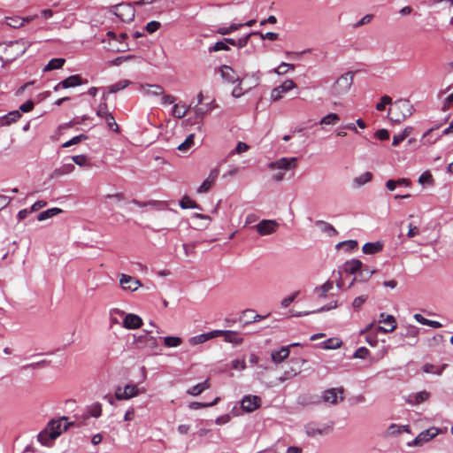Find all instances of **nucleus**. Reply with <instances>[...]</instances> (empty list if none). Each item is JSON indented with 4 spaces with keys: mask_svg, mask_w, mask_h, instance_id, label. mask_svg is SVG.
Instances as JSON below:
<instances>
[{
    "mask_svg": "<svg viewBox=\"0 0 453 453\" xmlns=\"http://www.w3.org/2000/svg\"><path fill=\"white\" fill-rule=\"evenodd\" d=\"M21 118L19 111H12L7 114L0 116V127H7L17 122Z\"/></svg>",
    "mask_w": 453,
    "mask_h": 453,
    "instance_id": "aec40b11",
    "label": "nucleus"
},
{
    "mask_svg": "<svg viewBox=\"0 0 453 453\" xmlns=\"http://www.w3.org/2000/svg\"><path fill=\"white\" fill-rule=\"evenodd\" d=\"M413 112V106L409 100L401 99L395 103L394 106L390 108V118L395 122H400L410 117Z\"/></svg>",
    "mask_w": 453,
    "mask_h": 453,
    "instance_id": "7ed1b4c3",
    "label": "nucleus"
},
{
    "mask_svg": "<svg viewBox=\"0 0 453 453\" xmlns=\"http://www.w3.org/2000/svg\"><path fill=\"white\" fill-rule=\"evenodd\" d=\"M384 243L381 241L368 242H365L362 247V251L366 255H373L380 252L383 250Z\"/></svg>",
    "mask_w": 453,
    "mask_h": 453,
    "instance_id": "6ab92c4d",
    "label": "nucleus"
},
{
    "mask_svg": "<svg viewBox=\"0 0 453 453\" xmlns=\"http://www.w3.org/2000/svg\"><path fill=\"white\" fill-rule=\"evenodd\" d=\"M82 83V79L79 74L71 75L61 81L62 88L65 89L78 87Z\"/></svg>",
    "mask_w": 453,
    "mask_h": 453,
    "instance_id": "b1692460",
    "label": "nucleus"
},
{
    "mask_svg": "<svg viewBox=\"0 0 453 453\" xmlns=\"http://www.w3.org/2000/svg\"><path fill=\"white\" fill-rule=\"evenodd\" d=\"M74 164L81 167H91L92 164L86 155H75L72 157Z\"/></svg>",
    "mask_w": 453,
    "mask_h": 453,
    "instance_id": "58836bf2",
    "label": "nucleus"
},
{
    "mask_svg": "<svg viewBox=\"0 0 453 453\" xmlns=\"http://www.w3.org/2000/svg\"><path fill=\"white\" fill-rule=\"evenodd\" d=\"M110 12L123 22H131L135 16V10L130 4H119L110 8Z\"/></svg>",
    "mask_w": 453,
    "mask_h": 453,
    "instance_id": "423d86ee",
    "label": "nucleus"
},
{
    "mask_svg": "<svg viewBox=\"0 0 453 453\" xmlns=\"http://www.w3.org/2000/svg\"><path fill=\"white\" fill-rule=\"evenodd\" d=\"M219 73L221 78L227 83L234 84L240 80L236 72L229 65H223L220 66Z\"/></svg>",
    "mask_w": 453,
    "mask_h": 453,
    "instance_id": "ddd939ff",
    "label": "nucleus"
},
{
    "mask_svg": "<svg viewBox=\"0 0 453 453\" xmlns=\"http://www.w3.org/2000/svg\"><path fill=\"white\" fill-rule=\"evenodd\" d=\"M298 403L302 405H309L312 403H318L319 399L316 395H303L298 397Z\"/></svg>",
    "mask_w": 453,
    "mask_h": 453,
    "instance_id": "a18cd8bd",
    "label": "nucleus"
},
{
    "mask_svg": "<svg viewBox=\"0 0 453 453\" xmlns=\"http://www.w3.org/2000/svg\"><path fill=\"white\" fill-rule=\"evenodd\" d=\"M353 79V72H347L339 76L332 86L333 95L338 96L346 94L352 86Z\"/></svg>",
    "mask_w": 453,
    "mask_h": 453,
    "instance_id": "20e7f679",
    "label": "nucleus"
},
{
    "mask_svg": "<svg viewBox=\"0 0 453 453\" xmlns=\"http://www.w3.org/2000/svg\"><path fill=\"white\" fill-rule=\"evenodd\" d=\"M108 127L110 129H111L113 132L115 133H119V126L118 124L116 123L115 121V119L112 115V113H111L109 116H107L105 119H104Z\"/></svg>",
    "mask_w": 453,
    "mask_h": 453,
    "instance_id": "6e6d98bb",
    "label": "nucleus"
},
{
    "mask_svg": "<svg viewBox=\"0 0 453 453\" xmlns=\"http://www.w3.org/2000/svg\"><path fill=\"white\" fill-rule=\"evenodd\" d=\"M363 263L357 258L348 260L343 265V270L349 274H357L359 270L362 269Z\"/></svg>",
    "mask_w": 453,
    "mask_h": 453,
    "instance_id": "4be33fe9",
    "label": "nucleus"
},
{
    "mask_svg": "<svg viewBox=\"0 0 453 453\" xmlns=\"http://www.w3.org/2000/svg\"><path fill=\"white\" fill-rule=\"evenodd\" d=\"M343 394L344 388L342 387L332 388L324 390L320 398L321 401L325 403L335 405L338 403V401L342 402L344 400Z\"/></svg>",
    "mask_w": 453,
    "mask_h": 453,
    "instance_id": "0eeeda50",
    "label": "nucleus"
},
{
    "mask_svg": "<svg viewBox=\"0 0 453 453\" xmlns=\"http://www.w3.org/2000/svg\"><path fill=\"white\" fill-rule=\"evenodd\" d=\"M152 333V330H144L143 334H133L134 343L136 344L138 349H144L143 344H145L146 339L149 337V334Z\"/></svg>",
    "mask_w": 453,
    "mask_h": 453,
    "instance_id": "ea45409f",
    "label": "nucleus"
},
{
    "mask_svg": "<svg viewBox=\"0 0 453 453\" xmlns=\"http://www.w3.org/2000/svg\"><path fill=\"white\" fill-rule=\"evenodd\" d=\"M372 179V173L371 172H365L361 174L357 175L353 180L354 186L359 188L368 182H370Z\"/></svg>",
    "mask_w": 453,
    "mask_h": 453,
    "instance_id": "473e14b6",
    "label": "nucleus"
},
{
    "mask_svg": "<svg viewBox=\"0 0 453 453\" xmlns=\"http://www.w3.org/2000/svg\"><path fill=\"white\" fill-rule=\"evenodd\" d=\"M111 113V112L108 111V106L105 102L101 103L96 109V115L104 119Z\"/></svg>",
    "mask_w": 453,
    "mask_h": 453,
    "instance_id": "864d4df0",
    "label": "nucleus"
},
{
    "mask_svg": "<svg viewBox=\"0 0 453 453\" xmlns=\"http://www.w3.org/2000/svg\"><path fill=\"white\" fill-rule=\"evenodd\" d=\"M210 388V383L208 380H203V382L197 383L196 385L189 388L187 390V394L192 396H197L202 394L204 390Z\"/></svg>",
    "mask_w": 453,
    "mask_h": 453,
    "instance_id": "cd10ccee",
    "label": "nucleus"
},
{
    "mask_svg": "<svg viewBox=\"0 0 453 453\" xmlns=\"http://www.w3.org/2000/svg\"><path fill=\"white\" fill-rule=\"evenodd\" d=\"M229 47L226 44V42L219 41L213 46L209 48V52H215L219 50H228Z\"/></svg>",
    "mask_w": 453,
    "mask_h": 453,
    "instance_id": "680f3d73",
    "label": "nucleus"
},
{
    "mask_svg": "<svg viewBox=\"0 0 453 453\" xmlns=\"http://www.w3.org/2000/svg\"><path fill=\"white\" fill-rule=\"evenodd\" d=\"M122 325L129 330L138 329L142 326V319L136 314L128 313L124 317Z\"/></svg>",
    "mask_w": 453,
    "mask_h": 453,
    "instance_id": "9b49d317",
    "label": "nucleus"
},
{
    "mask_svg": "<svg viewBox=\"0 0 453 453\" xmlns=\"http://www.w3.org/2000/svg\"><path fill=\"white\" fill-rule=\"evenodd\" d=\"M298 374V372L293 368L289 369V370H287L283 372V374L279 377V381L280 382H284L288 380H290L292 378H294L295 376H296Z\"/></svg>",
    "mask_w": 453,
    "mask_h": 453,
    "instance_id": "052dcab7",
    "label": "nucleus"
},
{
    "mask_svg": "<svg viewBox=\"0 0 453 453\" xmlns=\"http://www.w3.org/2000/svg\"><path fill=\"white\" fill-rule=\"evenodd\" d=\"M31 46V42L25 39L10 41L0 43V50L3 56L0 60L5 63L12 62L22 56Z\"/></svg>",
    "mask_w": 453,
    "mask_h": 453,
    "instance_id": "f257e3e1",
    "label": "nucleus"
},
{
    "mask_svg": "<svg viewBox=\"0 0 453 453\" xmlns=\"http://www.w3.org/2000/svg\"><path fill=\"white\" fill-rule=\"evenodd\" d=\"M339 120H340V116L337 113L331 112V113L326 114V116H324L320 119L319 124L325 125V126H334V125L337 124L339 122Z\"/></svg>",
    "mask_w": 453,
    "mask_h": 453,
    "instance_id": "f704fd0d",
    "label": "nucleus"
},
{
    "mask_svg": "<svg viewBox=\"0 0 453 453\" xmlns=\"http://www.w3.org/2000/svg\"><path fill=\"white\" fill-rule=\"evenodd\" d=\"M249 149H250V146L247 143H245L243 142H239L236 144L235 148L234 150H230L229 156H234L235 154L241 155V154L248 151Z\"/></svg>",
    "mask_w": 453,
    "mask_h": 453,
    "instance_id": "3c124183",
    "label": "nucleus"
},
{
    "mask_svg": "<svg viewBox=\"0 0 453 453\" xmlns=\"http://www.w3.org/2000/svg\"><path fill=\"white\" fill-rule=\"evenodd\" d=\"M441 433V429L432 426V427H429V428L420 432L418 434V440H419L421 445H423L424 443L435 438Z\"/></svg>",
    "mask_w": 453,
    "mask_h": 453,
    "instance_id": "f3484780",
    "label": "nucleus"
},
{
    "mask_svg": "<svg viewBox=\"0 0 453 453\" xmlns=\"http://www.w3.org/2000/svg\"><path fill=\"white\" fill-rule=\"evenodd\" d=\"M261 402L258 395H247L241 400V408L246 412H252L261 406Z\"/></svg>",
    "mask_w": 453,
    "mask_h": 453,
    "instance_id": "9d476101",
    "label": "nucleus"
},
{
    "mask_svg": "<svg viewBox=\"0 0 453 453\" xmlns=\"http://www.w3.org/2000/svg\"><path fill=\"white\" fill-rule=\"evenodd\" d=\"M289 353V346H281L280 349L271 352V359L274 364L279 365L288 357Z\"/></svg>",
    "mask_w": 453,
    "mask_h": 453,
    "instance_id": "dca6fc26",
    "label": "nucleus"
},
{
    "mask_svg": "<svg viewBox=\"0 0 453 453\" xmlns=\"http://www.w3.org/2000/svg\"><path fill=\"white\" fill-rule=\"evenodd\" d=\"M5 20L6 25L13 28H18L24 25V20L19 16L6 17Z\"/></svg>",
    "mask_w": 453,
    "mask_h": 453,
    "instance_id": "49530a36",
    "label": "nucleus"
},
{
    "mask_svg": "<svg viewBox=\"0 0 453 453\" xmlns=\"http://www.w3.org/2000/svg\"><path fill=\"white\" fill-rule=\"evenodd\" d=\"M341 345L342 342L337 338H329L321 342V346L325 349H336Z\"/></svg>",
    "mask_w": 453,
    "mask_h": 453,
    "instance_id": "a19ab883",
    "label": "nucleus"
},
{
    "mask_svg": "<svg viewBox=\"0 0 453 453\" xmlns=\"http://www.w3.org/2000/svg\"><path fill=\"white\" fill-rule=\"evenodd\" d=\"M392 103V98L388 96H383L380 101L376 104V110L379 111H382L385 110L386 106Z\"/></svg>",
    "mask_w": 453,
    "mask_h": 453,
    "instance_id": "bf43d9fd",
    "label": "nucleus"
},
{
    "mask_svg": "<svg viewBox=\"0 0 453 453\" xmlns=\"http://www.w3.org/2000/svg\"><path fill=\"white\" fill-rule=\"evenodd\" d=\"M379 322L388 325L390 326V328H388V331H394L396 328V321L393 315H386L385 313L382 312L380 315Z\"/></svg>",
    "mask_w": 453,
    "mask_h": 453,
    "instance_id": "e433bc0d",
    "label": "nucleus"
},
{
    "mask_svg": "<svg viewBox=\"0 0 453 453\" xmlns=\"http://www.w3.org/2000/svg\"><path fill=\"white\" fill-rule=\"evenodd\" d=\"M172 113L173 117L181 119L187 114V111L180 108L178 104H174L172 109Z\"/></svg>",
    "mask_w": 453,
    "mask_h": 453,
    "instance_id": "338daca9",
    "label": "nucleus"
},
{
    "mask_svg": "<svg viewBox=\"0 0 453 453\" xmlns=\"http://www.w3.org/2000/svg\"><path fill=\"white\" fill-rule=\"evenodd\" d=\"M447 365H442L441 366H435L433 364H430V363H426L423 366H422V371L425 372V373H432V374H435V375H441L444 369L446 368Z\"/></svg>",
    "mask_w": 453,
    "mask_h": 453,
    "instance_id": "2f4dec72",
    "label": "nucleus"
},
{
    "mask_svg": "<svg viewBox=\"0 0 453 453\" xmlns=\"http://www.w3.org/2000/svg\"><path fill=\"white\" fill-rule=\"evenodd\" d=\"M142 90L145 95L150 96H162L165 92L163 87L156 84H146L145 86H142Z\"/></svg>",
    "mask_w": 453,
    "mask_h": 453,
    "instance_id": "bb28decb",
    "label": "nucleus"
},
{
    "mask_svg": "<svg viewBox=\"0 0 453 453\" xmlns=\"http://www.w3.org/2000/svg\"><path fill=\"white\" fill-rule=\"evenodd\" d=\"M219 400H220V398L217 396L214 398V400L212 402H210V403L191 402V403H189L188 407L191 410H200L203 408L214 406L215 404H217L219 403Z\"/></svg>",
    "mask_w": 453,
    "mask_h": 453,
    "instance_id": "4c0bfd02",
    "label": "nucleus"
},
{
    "mask_svg": "<svg viewBox=\"0 0 453 453\" xmlns=\"http://www.w3.org/2000/svg\"><path fill=\"white\" fill-rule=\"evenodd\" d=\"M74 168H75L74 165L72 163L64 164V165H60L59 167L56 168L52 172L50 177L51 178H58L63 175L69 174L74 171Z\"/></svg>",
    "mask_w": 453,
    "mask_h": 453,
    "instance_id": "393cba45",
    "label": "nucleus"
},
{
    "mask_svg": "<svg viewBox=\"0 0 453 453\" xmlns=\"http://www.w3.org/2000/svg\"><path fill=\"white\" fill-rule=\"evenodd\" d=\"M130 84H131L130 81H128V80H122V81H119L116 82L115 84L108 86L107 88H104V94H103L104 101H106V94L107 93L108 94L117 93V92H119L120 90L125 89Z\"/></svg>",
    "mask_w": 453,
    "mask_h": 453,
    "instance_id": "a211bd4d",
    "label": "nucleus"
},
{
    "mask_svg": "<svg viewBox=\"0 0 453 453\" xmlns=\"http://www.w3.org/2000/svg\"><path fill=\"white\" fill-rule=\"evenodd\" d=\"M410 397L413 398L412 400H411V403L412 404H420L421 403L428 399L429 393L424 390L418 392L413 395H411Z\"/></svg>",
    "mask_w": 453,
    "mask_h": 453,
    "instance_id": "de8ad7c7",
    "label": "nucleus"
},
{
    "mask_svg": "<svg viewBox=\"0 0 453 453\" xmlns=\"http://www.w3.org/2000/svg\"><path fill=\"white\" fill-rule=\"evenodd\" d=\"M376 273L375 269H370L368 266L362 265V269L359 270L357 275L353 278L351 282L349 285V288H351L354 284V281L356 280H358L360 281H367L369 279Z\"/></svg>",
    "mask_w": 453,
    "mask_h": 453,
    "instance_id": "412c9836",
    "label": "nucleus"
},
{
    "mask_svg": "<svg viewBox=\"0 0 453 453\" xmlns=\"http://www.w3.org/2000/svg\"><path fill=\"white\" fill-rule=\"evenodd\" d=\"M298 295L299 291H295L290 296L284 297L280 303L281 307L288 308L295 301Z\"/></svg>",
    "mask_w": 453,
    "mask_h": 453,
    "instance_id": "4d7b16f0",
    "label": "nucleus"
},
{
    "mask_svg": "<svg viewBox=\"0 0 453 453\" xmlns=\"http://www.w3.org/2000/svg\"><path fill=\"white\" fill-rule=\"evenodd\" d=\"M139 388L134 384H127L124 388L118 387L115 390V398L117 400H128L139 395Z\"/></svg>",
    "mask_w": 453,
    "mask_h": 453,
    "instance_id": "1a4fd4ad",
    "label": "nucleus"
},
{
    "mask_svg": "<svg viewBox=\"0 0 453 453\" xmlns=\"http://www.w3.org/2000/svg\"><path fill=\"white\" fill-rule=\"evenodd\" d=\"M119 283L123 289L134 291L141 286L139 280L127 274H121Z\"/></svg>",
    "mask_w": 453,
    "mask_h": 453,
    "instance_id": "2eb2a0df",
    "label": "nucleus"
},
{
    "mask_svg": "<svg viewBox=\"0 0 453 453\" xmlns=\"http://www.w3.org/2000/svg\"><path fill=\"white\" fill-rule=\"evenodd\" d=\"M277 223L271 219H263L257 224V231L260 235H267L273 233L276 229Z\"/></svg>",
    "mask_w": 453,
    "mask_h": 453,
    "instance_id": "4468645a",
    "label": "nucleus"
},
{
    "mask_svg": "<svg viewBox=\"0 0 453 453\" xmlns=\"http://www.w3.org/2000/svg\"><path fill=\"white\" fill-rule=\"evenodd\" d=\"M370 354V350L366 347H359L357 348L354 354L353 358H358V359H365Z\"/></svg>",
    "mask_w": 453,
    "mask_h": 453,
    "instance_id": "603ef678",
    "label": "nucleus"
},
{
    "mask_svg": "<svg viewBox=\"0 0 453 453\" xmlns=\"http://www.w3.org/2000/svg\"><path fill=\"white\" fill-rule=\"evenodd\" d=\"M76 20V16L74 13H69L67 14L64 19H63V22H62V26L65 27V28H69L71 27L74 22Z\"/></svg>",
    "mask_w": 453,
    "mask_h": 453,
    "instance_id": "e2e57ef3",
    "label": "nucleus"
},
{
    "mask_svg": "<svg viewBox=\"0 0 453 453\" xmlns=\"http://www.w3.org/2000/svg\"><path fill=\"white\" fill-rule=\"evenodd\" d=\"M65 63V59L63 58H56L50 59L48 64L43 67V72H49L52 70L60 69L63 67L64 64Z\"/></svg>",
    "mask_w": 453,
    "mask_h": 453,
    "instance_id": "7c9ffc66",
    "label": "nucleus"
},
{
    "mask_svg": "<svg viewBox=\"0 0 453 453\" xmlns=\"http://www.w3.org/2000/svg\"><path fill=\"white\" fill-rule=\"evenodd\" d=\"M418 183L422 186L433 185L434 179H433L431 173L429 171H425L424 173H422L418 178Z\"/></svg>",
    "mask_w": 453,
    "mask_h": 453,
    "instance_id": "8fccbe9b",
    "label": "nucleus"
},
{
    "mask_svg": "<svg viewBox=\"0 0 453 453\" xmlns=\"http://www.w3.org/2000/svg\"><path fill=\"white\" fill-rule=\"evenodd\" d=\"M296 84L293 80H286L280 86L272 89L270 93V98L272 101H278L283 97V95L294 89Z\"/></svg>",
    "mask_w": 453,
    "mask_h": 453,
    "instance_id": "6e6552de",
    "label": "nucleus"
},
{
    "mask_svg": "<svg viewBox=\"0 0 453 453\" xmlns=\"http://www.w3.org/2000/svg\"><path fill=\"white\" fill-rule=\"evenodd\" d=\"M180 208L182 209H199L202 210V208L196 203V200H178Z\"/></svg>",
    "mask_w": 453,
    "mask_h": 453,
    "instance_id": "5fc2aeb1",
    "label": "nucleus"
},
{
    "mask_svg": "<svg viewBox=\"0 0 453 453\" xmlns=\"http://www.w3.org/2000/svg\"><path fill=\"white\" fill-rule=\"evenodd\" d=\"M161 24L158 21L152 20L147 23L145 29L149 34H152L157 31L160 27Z\"/></svg>",
    "mask_w": 453,
    "mask_h": 453,
    "instance_id": "774afa93",
    "label": "nucleus"
},
{
    "mask_svg": "<svg viewBox=\"0 0 453 453\" xmlns=\"http://www.w3.org/2000/svg\"><path fill=\"white\" fill-rule=\"evenodd\" d=\"M414 319H415V320L417 322H418L419 324L424 325V326H431L433 328H440V327H441V324L439 321L430 320L428 319H426L425 317H423L419 313H416L414 315Z\"/></svg>",
    "mask_w": 453,
    "mask_h": 453,
    "instance_id": "72a5a7b5",
    "label": "nucleus"
},
{
    "mask_svg": "<svg viewBox=\"0 0 453 453\" xmlns=\"http://www.w3.org/2000/svg\"><path fill=\"white\" fill-rule=\"evenodd\" d=\"M288 70H295V65L286 62H281L278 67L273 69V73L277 75H283L288 73Z\"/></svg>",
    "mask_w": 453,
    "mask_h": 453,
    "instance_id": "37998d69",
    "label": "nucleus"
},
{
    "mask_svg": "<svg viewBox=\"0 0 453 453\" xmlns=\"http://www.w3.org/2000/svg\"><path fill=\"white\" fill-rule=\"evenodd\" d=\"M224 341L228 343H232L235 346L241 345L243 342V338L241 337L236 331L227 330Z\"/></svg>",
    "mask_w": 453,
    "mask_h": 453,
    "instance_id": "c756f323",
    "label": "nucleus"
},
{
    "mask_svg": "<svg viewBox=\"0 0 453 453\" xmlns=\"http://www.w3.org/2000/svg\"><path fill=\"white\" fill-rule=\"evenodd\" d=\"M344 245L345 247L343 248V250L346 251V252H350L356 249H357L358 247V242L357 240H346L344 241Z\"/></svg>",
    "mask_w": 453,
    "mask_h": 453,
    "instance_id": "69168bd1",
    "label": "nucleus"
},
{
    "mask_svg": "<svg viewBox=\"0 0 453 453\" xmlns=\"http://www.w3.org/2000/svg\"><path fill=\"white\" fill-rule=\"evenodd\" d=\"M207 341L208 340H207L205 333H203V334H200L198 335H195V336L189 338L188 342L191 345L195 346V345L202 344Z\"/></svg>",
    "mask_w": 453,
    "mask_h": 453,
    "instance_id": "13d9d810",
    "label": "nucleus"
},
{
    "mask_svg": "<svg viewBox=\"0 0 453 453\" xmlns=\"http://www.w3.org/2000/svg\"><path fill=\"white\" fill-rule=\"evenodd\" d=\"M61 212H62V210L59 208H57V207L50 208V209H47L45 211L39 212L36 215V219L38 221H44V220L49 219Z\"/></svg>",
    "mask_w": 453,
    "mask_h": 453,
    "instance_id": "c85d7f7f",
    "label": "nucleus"
},
{
    "mask_svg": "<svg viewBox=\"0 0 453 453\" xmlns=\"http://www.w3.org/2000/svg\"><path fill=\"white\" fill-rule=\"evenodd\" d=\"M373 14H366L363 18H361L356 24L353 25L354 28L360 27L362 26L367 25L372 22L373 19Z\"/></svg>",
    "mask_w": 453,
    "mask_h": 453,
    "instance_id": "0e129e2a",
    "label": "nucleus"
},
{
    "mask_svg": "<svg viewBox=\"0 0 453 453\" xmlns=\"http://www.w3.org/2000/svg\"><path fill=\"white\" fill-rule=\"evenodd\" d=\"M305 432H306V434L310 437H315L316 435H323L325 434L326 433V429L325 428H319V427H316L314 425L312 424H308L305 426Z\"/></svg>",
    "mask_w": 453,
    "mask_h": 453,
    "instance_id": "79ce46f5",
    "label": "nucleus"
},
{
    "mask_svg": "<svg viewBox=\"0 0 453 453\" xmlns=\"http://www.w3.org/2000/svg\"><path fill=\"white\" fill-rule=\"evenodd\" d=\"M194 137H195V134H190L183 142H181L179 146H178V150L182 151V152H185L187 151L188 150H189L193 145H194Z\"/></svg>",
    "mask_w": 453,
    "mask_h": 453,
    "instance_id": "09e8293b",
    "label": "nucleus"
},
{
    "mask_svg": "<svg viewBox=\"0 0 453 453\" xmlns=\"http://www.w3.org/2000/svg\"><path fill=\"white\" fill-rule=\"evenodd\" d=\"M102 415V404L98 402L93 403L91 405L87 407L86 413L82 415L83 418H88L93 417L98 418Z\"/></svg>",
    "mask_w": 453,
    "mask_h": 453,
    "instance_id": "5701e85b",
    "label": "nucleus"
},
{
    "mask_svg": "<svg viewBox=\"0 0 453 453\" xmlns=\"http://www.w3.org/2000/svg\"><path fill=\"white\" fill-rule=\"evenodd\" d=\"M182 340L179 336H165L164 338V344L167 348H175L181 344Z\"/></svg>",
    "mask_w": 453,
    "mask_h": 453,
    "instance_id": "c03bdc74",
    "label": "nucleus"
},
{
    "mask_svg": "<svg viewBox=\"0 0 453 453\" xmlns=\"http://www.w3.org/2000/svg\"><path fill=\"white\" fill-rule=\"evenodd\" d=\"M56 439H50V432L48 431V429L45 427L43 430H42L38 434H37V441L42 445V446H50L52 441H55Z\"/></svg>",
    "mask_w": 453,
    "mask_h": 453,
    "instance_id": "c9c22d12",
    "label": "nucleus"
},
{
    "mask_svg": "<svg viewBox=\"0 0 453 453\" xmlns=\"http://www.w3.org/2000/svg\"><path fill=\"white\" fill-rule=\"evenodd\" d=\"M297 166V157H280V159L268 164V168L275 172L272 175V179L275 181L283 180L288 171L293 170Z\"/></svg>",
    "mask_w": 453,
    "mask_h": 453,
    "instance_id": "f03ea898",
    "label": "nucleus"
},
{
    "mask_svg": "<svg viewBox=\"0 0 453 453\" xmlns=\"http://www.w3.org/2000/svg\"><path fill=\"white\" fill-rule=\"evenodd\" d=\"M74 422H68L67 418L63 416L58 419H51L48 422L46 428L50 432V439H57L64 431L73 426Z\"/></svg>",
    "mask_w": 453,
    "mask_h": 453,
    "instance_id": "39448f33",
    "label": "nucleus"
},
{
    "mask_svg": "<svg viewBox=\"0 0 453 453\" xmlns=\"http://www.w3.org/2000/svg\"><path fill=\"white\" fill-rule=\"evenodd\" d=\"M219 168L212 169L207 178L202 182V184L197 188V193L203 194L207 192L211 186L214 184L215 180L219 177Z\"/></svg>",
    "mask_w": 453,
    "mask_h": 453,
    "instance_id": "f8f14e48",
    "label": "nucleus"
},
{
    "mask_svg": "<svg viewBox=\"0 0 453 453\" xmlns=\"http://www.w3.org/2000/svg\"><path fill=\"white\" fill-rule=\"evenodd\" d=\"M315 226L319 227L321 232L325 233L329 237L334 236L338 234L337 230L334 227L333 225L324 220H316Z\"/></svg>",
    "mask_w": 453,
    "mask_h": 453,
    "instance_id": "a878e982",
    "label": "nucleus"
}]
</instances>
